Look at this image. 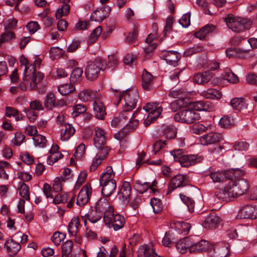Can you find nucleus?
I'll return each instance as SVG.
<instances>
[{"instance_id":"1","label":"nucleus","mask_w":257,"mask_h":257,"mask_svg":"<svg viewBox=\"0 0 257 257\" xmlns=\"http://www.w3.org/2000/svg\"><path fill=\"white\" fill-rule=\"evenodd\" d=\"M225 21L228 28L236 33L248 29L251 25L250 21L247 19L235 17L231 15H228Z\"/></svg>"},{"instance_id":"2","label":"nucleus","mask_w":257,"mask_h":257,"mask_svg":"<svg viewBox=\"0 0 257 257\" xmlns=\"http://www.w3.org/2000/svg\"><path fill=\"white\" fill-rule=\"evenodd\" d=\"M106 69V65L100 58H96L93 61L88 63L85 70V74L87 79L93 81L96 80L101 70Z\"/></svg>"},{"instance_id":"3","label":"nucleus","mask_w":257,"mask_h":257,"mask_svg":"<svg viewBox=\"0 0 257 257\" xmlns=\"http://www.w3.org/2000/svg\"><path fill=\"white\" fill-rule=\"evenodd\" d=\"M95 134L93 137V144L98 150H101L103 156L108 154L110 148L107 146V138L105 131L99 127L94 128Z\"/></svg>"},{"instance_id":"4","label":"nucleus","mask_w":257,"mask_h":257,"mask_svg":"<svg viewBox=\"0 0 257 257\" xmlns=\"http://www.w3.org/2000/svg\"><path fill=\"white\" fill-rule=\"evenodd\" d=\"M200 114L194 109H183L174 114V119L177 122L191 124L200 120Z\"/></svg>"},{"instance_id":"5","label":"nucleus","mask_w":257,"mask_h":257,"mask_svg":"<svg viewBox=\"0 0 257 257\" xmlns=\"http://www.w3.org/2000/svg\"><path fill=\"white\" fill-rule=\"evenodd\" d=\"M103 220L106 225L112 227L115 231L122 228L125 223L124 217L119 214H114L113 211L107 212Z\"/></svg>"},{"instance_id":"6","label":"nucleus","mask_w":257,"mask_h":257,"mask_svg":"<svg viewBox=\"0 0 257 257\" xmlns=\"http://www.w3.org/2000/svg\"><path fill=\"white\" fill-rule=\"evenodd\" d=\"M118 98V103L123 98L125 102L124 106L125 108L127 107L134 109L138 102L139 95L138 90L135 88L127 89L122 93L119 94L116 96Z\"/></svg>"},{"instance_id":"7","label":"nucleus","mask_w":257,"mask_h":257,"mask_svg":"<svg viewBox=\"0 0 257 257\" xmlns=\"http://www.w3.org/2000/svg\"><path fill=\"white\" fill-rule=\"evenodd\" d=\"M228 184L230 186L232 193H233L234 197H237L244 194L249 187L248 181L243 178L235 180L231 179Z\"/></svg>"},{"instance_id":"8","label":"nucleus","mask_w":257,"mask_h":257,"mask_svg":"<svg viewBox=\"0 0 257 257\" xmlns=\"http://www.w3.org/2000/svg\"><path fill=\"white\" fill-rule=\"evenodd\" d=\"M143 109L147 112H149L147 116L148 120L146 119L144 123L147 125L149 123L147 121H152L157 118L162 112L163 108L159 103L149 102L143 107Z\"/></svg>"},{"instance_id":"9","label":"nucleus","mask_w":257,"mask_h":257,"mask_svg":"<svg viewBox=\"0 0 257 257\" xmlns=\"http://www.w3.org/2000/svg\"><path fill=\"white\" fill-rule=\"evenodd\" d=\"M92 195V188L89 183L85 184L78 194L76 203L79 206H83L89 201Z\"/></svg>"},{"instance_id":"10","label":"nucleus","mask_w":257,"mask_h":257,"mask_svg":"<svg viewBox=\"0 0 257 257\" xmlns=\"http://www.w3.org/2000/svg\"><path fill=\"white\" fill-rule=\"evenodd\" d=\"M229 251L230 249L228 244L219 242L209 248L208 252L211 257H227Z\"/></svg>"},{"instance_id":"11","label":"nucleus","mask_w":257,"mask_h":257,"mask_svg":"<svg viewBox=\"0 0 257 257\" xmlns=\"http://www.w3.org/2000/svg\"><path fill=\"white\" fill-rule=\"evenodd\" d=\"M205 173V176H209L214 183L224 181L225 179H232L228 176L227 171L216 170L212 167H210Z\"/></svg>"},{"instance_id":"12","label":"nucleus","mask_w":257,"mask_h":257,"mask_svg":"<svg viewBox=\"0 0 257 257\" xmlns=\"http://www.w3.org/2000/svg\"><path fill=\"white\" fill-rule=\"evenodd\" d=\"M203 160V157L199 155H184L180 157L179 163L182 167H189L199 163Z\"/></svg>"},{"instance_id":"13","label":"nucleus","mask_w":257,"mask_h":257,"mask_svg":"<svg viewBox=\"0 0 257 257\" xmlns=\"http://www.w3.org/2000/svg\"><path fill=\"white\" fill-rule=\"evenodd\" d=\"M110 12L111 8L110 7L104 6L93 11L90 16V19L93 21L101 22L104 19L108 17Z\"/></svg>"},{"instance_id":"14","label":"nucleus","mask_w":257,"mask_h":257,"mask_svg":"<svg viewBox=\"0 0 257 257\" xmlns=\"http://www.w3.org/2000/svg\"><path fill=\"white\" fill-rule=\"evenodd\" d=\"M187 184L186 177L182 174H178L173 177L169 184L167 194L171 193L175 189L184 187Z\"/></svg>"},{"instance_id":"15","label":"nucleus","mask_w":257,"mask_h":257,"mask_svg":"<svg viewBox=\"0 0 257 257\" xmlns=\"http://www.w3.org/2000/svg\"><path fill=\"white\" fill-rule=\"evenodd\" d=\"M160 57L168 63L176 65L181 58L180 54L176 51L162 50L159 54Z\"/></svg>"},{"instance_id":"16","label":"nucleus","mask_w":257,"mask_h":257,"mask_svg":"<svg viewBox=\"0 0 257 257\" xmlns=\"http://www.w3.org/2000/svg\"><path fill=\"white\" fill-rule=\"evenodd\" d=\"M238 216L242 219L257 218V206L246 205L243 206L239 210Z\"/></svg>"},{"instance_id":"17","label":"nucleus","mask_w":257,"mask_h":257,"mask_svg":"<svg viewBox=\"0 0 257 257\" xmlns=\"http://www.w3.org/2000/svg\"><path fill=\"white\" fill-rule=\"evenodd\" d=\"M223 140L222 135L217 132H210L201 136L200 141L202 145H208L218 143Z\"/></svg>"},{"instance_id":"18","label":"nucleus","mask_w":257,"mask_h":257,"mask_svg":"<svg viewBox=\"0 0 257 257\" xmlns=\"http://www.w3.org/2000/svg\"><path fill=\"white\" fill-rule=\"evenodd\" d=\"M196 236H191L190 252H201L209 250V243L205 240L197 241L195 239Z\"/></svg>"},{"instance_id":"19","label":"nucleus","mask_w":257,"mask_h":257,"mask_svg":"<svg viewBox=\"0 0 257 257\" xmlns=\"http://www.w3.org/2000/svg\"><path fill=\"white\" fill-rule=\"evenodd\" d=\"M60 140L62 141H67L69 140L75 134V129L72 124L67 123L62 125L59 128Z\"/></svg>"},{"instance_id":"20","label":"nucleus","mask_w":257,"mask_h":257,"mask_svg":"<svg viewBox=\"0 0 257 257\" xmlns=\"http://www.w3.org/2000/svg\"><path fill=\"white\" fill-rule=\"evenodd\" d=\"M132 188L130 182L124 181L122 184L118 196V198L125 203H128L131 194Z\"/></svg>"},{"instance_id":"21","label":"nucleus","mask_w":257,"mask_h":257,"mask_svg":"<svg viewBox=\"0 0 257 257\" xmlns=\"http://www.w3.org/2000/svg\"><path fill=\"white\" fill-rule=\"evenodd\" d=\"M233 194L228 183L224 189H218L215 192V196L218 199L225 201H228L230 198H234Z\"/></svg>"},{"instance_id":"22","label":"nucleus","mask_w":257,"mask_h":257,"mask_svg":"<svg viewBox=\"0 0 257 257\" xmlns=\"http://www.w3.org/2000/svg\"><path fill=\"white\" fill-rule=\"evenodd\" d=\"M220 222V218L214 212L208 216L203 223V226L208 229L216 228Z\"/></svg>"},{"instance_id":"23","label":"nucleus","mask_w":257,"mask_h":257,"mask_svg":"<svg viewBox=\"0 0 257 257\" xmlns=\"http://www.w3.org/2000/svg\"><path fill=\"white\" fill-rule=\"evenodd\" d=\"M4 247L10 255H15L20 250L21 245L19 242L11 238L5 242Z\"/></svg>"},{"instance_id":"24","label":"nucleus","mask_w":257,"mask_h":257,"mask_svg":"<svg viewBox=\"0 0 257 257\" xmlns=\"http://www.w3.org/2000/svg\"><path fill=\"white\" fill-rule=\"evenodd\" d=\"M133 109V108L130 109V108L127 107L125 108V106H123L122 110L120 112L119 115L120 121L123 123L127 120H132L133 118H135L140 111V109L138 108L135 111L133 112L132 110Z\"/></svg>"},{"instance_id":"25","label":"nucleus","mask_w":257,"mask_h":257,"mask_svg":"<svg viewBox=\"0 0 257 257\" xmlns=\"http://www.w3.org/2000/svg\"><path fill=\"white\" fill-rule=\"evenodd\" d=\"M217 31L215 26L212 24H207L200 29L198 32H196L194 36L196 38L203 40L205 38L208 34L212 33H216Z\"/></svg>"},{"instance_id":"26","label":"nucleus","mask_w":257,"mask_h":257,"mask_svg":"<svg viewBox=\"0 0 257 257\" xmlns=\"http://www.w3.org/2000/svg\"><path fill=\"white\" fill-rule=\"evenodd\" d=\"M95 208L102 215L105 216L107 212H112L113 208L110 206L108 201L105 198L100 199L96 203Z\"/></svg>"},{"instance_id":"27","label":"nucleus","mask_w":257,"mask_h":257,"mask_svg":"<svg viewBox=\"0 0 257 257\" xmlns=\"http://www.w3.org/2000/svg\"><path fill=\"white\" fill-rule=\"evenodd\" d=\"M115 172L113 171L112 168L110 166H107L104 172L102 173L100 178V184H104L109 182H116L114 179L115 176Z\"/></svg>"},{"instance_id":"28","label":"nucleus","mask_w":257,"mask_h":257,"mask_svg":"<svg viewBox=\"0 0 257 257\" xmlns=\"http://www.w3.org/2000/svg\"><path fill=\"white\" fill-rule=\"evenodd\" d=\"M153 77L152 74L146 69H144L142 75V86L146 90H151L153 89Z\"/></svg>"},{"instance_id":"29","label":"nucleus","mask_w":257,"mask_h":257,"mask_svg":"<svg viewBox=\"0 0 257 257\" xmlns=\"http://www.w3.org/2000/svg\"><path fill=\"white\" fill-rule=\"evenodd\" d=\"M213 73L205 71L202 73H197L194 75L193 81L199 84H204L208 82L213 77Z\"/></svg>"},{"instance_id":"30","label":"nucleus","mask_w":257,"mask_h":257,"mask_svg":"<svg viewBox=\"0 0 257 257\" xmlns=\"http://www.w3.org/2000/svg\"><path fill=\"white\" fill-rule=\"evenodd\" d=\"M138 256L139 257H160L151 246L147 245L140 246L138 250Z\"/></svg>"},{"instance_id":"31","label":"nucleus","mask_w":257,"mask_h":257,"mask_svg":"<svg viewBox=\"0 0 257 257\" xmlns=\"http://www.w3.org/2000/svg\"><path fill=\"white\" fill-rule=\"evenodd\" d=\"M191 245V236H189L180 239L176 243V247L180 253H184L188 249L190 251Z\"/></svg>"},{"instance_id":"32","label":"nucleus","mask_w":257,"mask_h":257,"mask_svg":"<svg viewBox=\"0 0 257 257\" xmlns=\"http://www.w3.org/2000/svg\"><path fill=\"white\" fill-rule=\"evenodd\" d=\"M93 109L96 118L103 119L105 115V107L103 104L99 101H95L93 103Z\"/></svg>"},{"instance_id":"33","label":"nucleus","mask_w":257,"mask_h":257,"mask_svg":"<svg viewBox=\"0 0 257 257\" xmlns=\"http://www.w3.org/2000/svg\"><path fill=\"white\" fill-rule=\"evenodd\" d=\"M20 62L22 65H24L25 67L24 72V77L29 78L37 73L35 67L33 64H29L28 60L26 58L21 59Z\"/></svg>"},{"instance_id":"34","label":"nucleus","mask_w":257,"mask_h":257,"mask_svg":"<svg viewBox=\"0 0 257 257\" xmlns=\"http://www.w3.org/2000/svg\"><path fill=\"white\" fill-rule=\"evenodd\" d=\"M177 133L176 127L172 125L163 126L161 134L167 139H173L175 138Z\"/></svg>"},{"instance_id":"35","label":"nucleus","mask_w":257,"mask_h":257,"mask_svg":"<svg viewBox=\"0 0 257 257\" xmlns=\"http://www.w3.org/2000/svg\"><path fill=\"white\" fill-rule=\"evenodd\" d=\"M61 196V203H67L66 206L68 208L72 207L75 201L76 195L73 192L59 194Z\"/></svg>"},{"instance_id":"36","label":"nucleus","mask_w":257,"mask_h":257,"mask_svg":"<svg viewBox=\"0 0 257 257\" xmlns=\"http://www.w3.org/2000/svg\"><path fill=\"white\" fill-rule=\"evenodd\" d=\"M202 96L211 99H220L222 97L221 92L216 89L209 88L206 90H204L201 93Z\"/></svg>"},{"instance_id":"37","label":"nucleus","mask_w":257,"mask_h":257,"mask_svg":"<svg viewBox=\"0 0 257 257\" xmlns=\"http://www.w3.org/2000/svg\"><path fill=\"white\" fill-rule=\"evenodd\" d=\"M100 185L102 187V194L107 197L113 193L116 188V182H109Z\"/></svg>"},{"instance_id":"38","label":"nucleus","mask_w":257,"mask_h":257,"mask_svg":"<svg viewBox=\"0 0 257 257\" xmlns=\"http://www.w3.org/2000/svg\"><path fill=\"white\" fill-rule=\"evenodd\" d=\"M79 226V218L78 217H73L68 224V230L69 234L72 236H76Z\"/></svg>"},{"instance_id":"39","label":"nucleus","mask_w":257,"mask_h":257,"mask_svg":"<svg viewBox=\"0 0 257 257\" xmlns=\"http://www.w3.org/2000/svg\"><path fill=\"white\" fill-rule=\"evenodd\" d=\"M191 227L190 224L183 221H178L175 223V228L180 234H187Z\"/></svg>"},{"instance_id":"40","label":"nucleus","mask_w":257,"mask_h":257,"mask_svg":"<svg viewBox=\"0 0 257 257\" xmlns=\"http://www.w3.org/2000/svg\"><path fill=\"white\" fill-rule=\"evenodd\" d=\"M195 110L210 111L212 109L211 103L208 101H197L193 103Z\"/></svg>"},{"instance_id":"41","label":"nucleus","mask_w":257,"mask_h":257,"mask_svg":"<svg viewBox=\"0 0 257 257\" xmlns=\"http://www.w3.org/2000/svg\"><path fill=\"white\" fill-rule=\"evenodd\" d=\"M44 75L43 73L38 72V73L29 78L30 79V88L31 90H35L38 87V84L41 82L44 79Z\"/></svg>"},{"instance_id":"42","label":"nucleus","mask_w":257,"mask_h":257,"mask_svg":"<svg viewBox=\"0 0 257 257\" xmlns=\"http://www.w3.org/2000/svg\"><path fill=\"white\" fill-rule=\"evenodd\" d=\"M209 127V125L205 126L201 123H196L190 127V130L192 134L201 135L207 132Z\"/></svg>"},{"instance_id":"43","label":"nucleus","mask_w":257,"mask_h":257,"mask_svg":"<svg viewBox=\"0 0 257 257\" xmlns=\"http://www.w3.org/2000/svg\"><path fill=\"white\" fill-rule=\"evenodd\" d=\"M156 38L157 36L154 34H150L148 36L145 41L148 44V46L144 48V51L146 53L152 52L157 47L156 43L153 42L154 40Z\"/></svg>"},{"instance_id":"44","label":"nucleus","mask_w":257,"mask_h":257,"mask_svg":"<svg viewBox=\"0 0 257 257\" xmlns=\"http://www.w3.org/2000/svg\"><path fill=\"white\" fill-rule=\"evenodd\" d=\"M101 152V150H98L96 157L93 160L92 163L90 166V170L91 171H95L98 166L101 163L102 161L107 157L108 154H106L103 156V154H102Z\"/></svg>"},{"instance_id":"45","label":"nucleus","mask_w":257,"mask_h":257,"mask_svg":"<svg viewBox=\"0 0 257 257\" xmlns=\"http://www.w3.org/2000/svg\"><path fill=\"white\" fill-rule=\"evenodd\" d=\"M34 145L39 148H44L48 146V141L45 136L37 134L33 138Z\"/></svg>"},{"instance_id":"46","label":"nucleus","mask_w":257,"mask_h":257,"mask_svg":"<svg viewBox=\"0 0 257 257\" xmlns=\"http://www.w3.org/2000/svg\"><path fill=\"white\" fill-rule=\"evenodd\" d=\"M83 69L81 67H76L72 71L70 77V82L74 84L81 81Z\"/></svg>"},{"instance_id":"47","label":"nucleus","mask_w":257,"mask_h":257,"mask_svg":"<svg viewBox=\"0 0 257 257\" xmlns=\"http://www.w3.org/2000/svg\"><path fill=\"white\" fill-rule=\"evenodd\" d=\"M18 190L20 196L27 201L30 200V188L28 185L24 182L19 184Z\"/></svg>"},{"instance_id":"48","label":"nucleus","mask_w":257,"mask_h":257,"mask_svg":"<svg viewBox=\"0 0 257 257\" xmlns=\"http://www.w3.org/2000/svg\"><path fill=\"white\" fill-rule=\"evenodd\" d=\"M85 216L87 217V219L90 222L94 223L101 218L102 214L94 208L90 210Z\"/></svg>"},{"instance_id":"49","label":"nucleus","mask_w":257,"mask_h":257,"mask_svg":"<svg viewBox=\"0 0 257 257\" xmlns=\"http://www.w3.org/2000/svg\"><path fill=\"white\" fill-rule=\"evenodd\" d=\"M78 96L81 101L86 102L91 101L94 98L95 93L92 90L85 89L79 92Z\"/></svg>"},{"instance_id":"50","label":"nucleus","mask_w":257,"mask_h":257,"mask_svg":"<svg viewBox=\"0 0 257 257\" xmlns=\"http://www.w3.org/2000/svg\"><path fill=\"white\" fill-rule=\"evenodd\" d=\"M70 83L63 84L58 86V90L62 95H66L75 90L74 85Z\"/></svg>"},{"instance_id":"51","label":"nucleus","mask_w":257,"mask_h":257,"mask_svg":"<svg viewBox=\"0 0 257 257\" xmlns=\"http://www.w3.org/2000/svg\"><path fill=\"white\" fill-rule=\"evenodd\" d=\"M73 246L72 240H68L64 242L62 245V257H68Z\"/></svg>"},{"instance_id":"52","label":"nucleus","mask_w":257,"mask_h":257,"mask_svg":"<svg viewBox=\"0 0 257 257\" xmlns=\"http://www.w3.org/2000/svg\"><path fill=\"white\" fill-rule=\"evenodd\" d=\"M150 187V183L143 182L140 180L135 181V188L139 193L143 194L146 192Z\"/></svg>"},{"instance_id":"53","label":"nucleus","mask_w":257,"mask_h":257,"mask_svg":"<svg viewBox=\"0 0 257 257\" xmlns=\"http://www.w3.org/2000/svg\"><path fill=\"white\" fill-rule=\"evenodd\" d=\"M219 125L224 128H228L234 125L235 123L234 118L229 115L221 117L219 122Z\"/></svg>"},{"instance_id":"54","label":"nucleus","mask_w":257,"mask_h":257,"mask_svg":"<svg viewBox=\"0 0 257 257\" xmlns=\"http://www.w3.org/2000/svg\"><path fill=\"white\" fill-rule=\"evenodd\" d=\"M44 105L48 109H52L56 106V99L53 93H49L44 101Z\"/></svg>"},{"instance_id":"55","label":"nucleus","mask_w":257,"mask_h":257,"mask_svg":"<svg viewBox=\"0 0 257 257\" xmlns=\"http://www.w3.org/2000/svg\"><path fill=\"white\" fill-rule=\"evenodd\" d=\"M205 49L201 45H195L192 47L189 48L184 52V56L189 57L193 54L201 53L205 51Z\"/></svg>"},{"instance_id":"56","label":"nucleus","mask_w":257,"mask_h":257,"mask_svg":"<svg viewBox=\"0 0 257 257\" xmlns=\"http://www.w3.org/2000/svg\"><path fill=\"white\" fill-rule=\"evenodd\" d=\"M64 50L58 47H52L49 51L50 57L52 60L61 58L64 55Z\"/></svg>"},{"instance_id":"57","label":"nucleus","mask_w":257,"mask_h":257,"mask_svg":"<svg viewBox=\"0 0 257 257\" xmlns=\"http://www.w3.org/2000/svg\"><path fill=\"white\" fill-rule=\"evenodd\" d=\"M150 204L155 213H159L163 210V204L160 199L154 198L151 199Z\"/></svg>"},{"instance_id":"58","label":"nucleus","mask_w":257,"mask_h":257,"mask_svg":"<svg viewBox=\"0 0 257 257\" xmlns=\"http://www.w3.org/2000/svg\"><path fill=\"white\" fill-rule=\"evenodd\" d=\"M70 6L69 5H62L55 13L57 19L62 18L63 16H67L70 12Z\"/></svg>"},{"instance_id":"59","label":"nucleus","mask_w":257,"mask_h":257,"mask_svg":"<svg viewBox=\"0 0 257 257\" xmlns=\"http://www.w3.org/2000/svg\"><path fill=\"white\" fill-rule=\"evenodd\" d=\"M102 32V28L98 26L94 29L88 38V43L91 44L94 43L98 39Z\"/></svg>"},{"instance_id":"60","label":"nucleus","mask_w":257,"mask_h":257,"mask_svg":"<svg viewBox=\"0 0 257 257\" xmlns=\"http://www.w3.org/2000/svg\"><path fill=\"white\" fill-rule=\"evenodd\" d=\"M230 103L232 107L237 110L240 111L245 105L243 99L239 98H234L231 100Z\"/></svg>"},{"instance_id":"61","label":"nucleus","mask_w":257,"mask_h":257,"mask_svg":"<svg viewBox=\"0 0 257 257\" xmlns=\"http://www.w3.org/2000/svg\"><path fill=\"white\" fill-rule=\"evenodd\" d=\"M180 198L184 204L188 207L189 211L192 213L194 211L195 202L191 198L184 195L180 194Z\"/></svg>"},{"instance_id":"62","label":"nucleus","mask_w":257,"mask_h":257,"mask_svg":"<svg viewBox=\"0 0 257 257\" xmlns=\"http://www.w3.org/2000/svg\"><path fill=\"white\" fill-rule=\"evenodd\" d=\"M184 105V99L179 98L171 102L170 104V108L173 111L175 112L181 109Z\"/></svg>"},{"instance_id":"63","label":"nucleus","mask_w":257,"mask_h":257,"mask_svg":"<svg viewBox=\"0 0 257 257\" xmlns=\"http://www.w3.org/2000/svg\"><path fill=\"white\" fill-rule=\"evenodd\" d=\"M108 61L107 63V67L111 71L113 70L118 65V59L117 57L114 55H108Z\"/></svg>"},{"instance_id":"64","label":"nucleus","mask_w":257,"mask_h":257,"mask_svg":"<svg viewBox=\"0 0 257 257\" xmlns=\"http://www.w3.org/2000/svg\"><path fill=\"white\" fill-rule=\"evenodd\" d=\"M14 237L16 241L19 242L20 244L26 243L28 240V236L21 231L16 233Z\"/></svg>"}]
</instances>
